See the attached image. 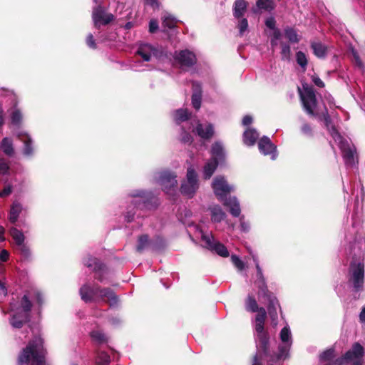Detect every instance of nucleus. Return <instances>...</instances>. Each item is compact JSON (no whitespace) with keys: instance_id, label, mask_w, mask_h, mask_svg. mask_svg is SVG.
I'll return each mask as SVG.
<instances>
[{"instance_id":"4be33fe9","label":"nucleus","mask_w":365,"mask_h":365,"mask_svg":"<svg viewBox=\"0 0 365 365\" xmlns=\"http://www.w3.org/2000/svg\"><path fill=\"white\" fill-rule=\"evenodd\" d=\"M258 148L261 153L264 155H270L272 160L277 157V147L267 136H263L258 142Z\"/></svg>"},{"instance_id":"1a4fd4ad","label":"nucleus","mask_w":365,"mask_h":365,"mask_svg":"<svg viewBox=\"0 0 365 365\" xmlns=\"http://www.w3.org/2000/svg\"><path fill=\"white\" fill-rule=\"evenodd\" d=\"M196 231L200 236L204 247L217 253L221 257H227L229 256V252L226 247L218 241H216L212 233L205 232L201 229L198 228H197Z\"/></svg>"},{"instance_id":"4d7b16f0","label":"nucleus","mask_w":365,"mask_h":365,"mask_svg":"<svg viewBox=\"0 0 365 365\" xmlns=\"http://www.w3.org/2000/svg\"><path fill=\"white\" fill-rule=\"evenodd\" d=\"M158 29V23L156 20H150L149 23V31L150 33L155 32Z\"/></svg>"},{"instance_id":"864d4df0","label":"nucleus","mask_w":365,"mask_h":365,"mask_svg":"<svg viewBox=\"0 0 365 365\" xmlns=\"http://www.w3.org/2000/svg\"><path fill=\"white\" fill-rule=\"evenodd\" d=\"M86 44L91 48L94 49L96 48V44L93 36L91 34H89L86 38Z\"/></svg>"},{"instance_id":"423d86ee","label":"nucleus","mask_w":365,"mask_h":365,"mask_svg":"<svg viewBox=\"0 0 365 365\" xmlns=\"http://www.w3.org/2000/svg\"><path fill=\"white\" fill-rule=\"evenodd\" d=\"M356 217H353L352 226L346 234L345 239L349 244L346 248L349 255L360 259L365 250V234L360 225V220Z\"/></svg>"},{"instance_id":"680f3d73","label":"nucleus","mask_w":365,"mask_h":365,"mask_svg":"<svg viewBox=\"0 0 365 365\" xmlns=\"http://www.w3.org/2000/svg\"><path fill=\"white\" fill-rule=\"evenodd\" d=\"M359 319L361 324H365V305L362 307L359 313Z\"/></svg>"},{"instance_id":"603ef678","label":"nucleus","mask_w":365,"mask_h":365,"mask_svg":"<svg viewBox=\"0 0 365 365\" xmlns=\"http://www.w3.org/2000/svg\"><path fill=\"white\" fill-rule=\"evenodd\" d=\"M240 222L241 231H242L244 232H249V230L250 229V223L248 222L245 221L243 216L240 218Z\"/></svg>"},{"instance_id":"774afa93","label":"nucleus","mask_w":365,"mask_h":365,"mask_svg":"<svg viewBox=\"0 0 365 365\" xmlns=\"http://www.w3.org/2000/svg\"><path fill=\"white\" fill-rule=\"evenodd\" d=\"M4 232H5L4 228L3 227L0 226V242H4L5 240Z\"/></svg>"},{"instance_id":"13d9d810","label":"nucleus","mask_w":365,"mask_h":365,"mask_svg":"<svg viewBox=\"0 0 365 365\" xmlns=\"http://www.w3.org/2000/svg\"><path fill=\"white\" fill-rule=\"evenodd\" d=\"M9 253L6 250H2L0 253V261L1 262H6L9 259Z\"/></svg>"},{"instance_id":"f3484780","label":"nucleus","mask_w":365,"mask_h":365,"mask_svg":"<svg viewBox=\"0 0 365 365\" xmlns=\"http://www.w3.org/2000/svg\"><path fill=\"white\" fill-rule=\"evenodd\" d=\"M92 18L95 27L98 29L101 25H106L111 22L114 16L112 14L106 13L104 8L98 5L93 8Z\"/></svg>"},{"instance_id":"72a5a7b5","label":"nucleus","mask_w":365,"mask_h":365,"mask_svg":"<svg viewBox=\"0 0 365 365\" xmlns=\"http://www.w3.org/2000/svg\"><path fill=\"white\" fill-rule=\"evenodd\" d=\"M162 25L164 29H171L176 26L178 20L171 14L165 12L162 16Z\"/></svg>"},{"instance_id":"c03bdc74","label":"nucleus","mask_w":365,"mask_h":365,"mask_svg":"<svg viewBox=\"0 0 365 365\" xmlns=\"http://www.w3.org/2000/svg\"><path fill=\"white\" fill-rule=\"evenodd\" d=\"M231 260L233 264L239 271H242L245 268V262H242L237 255H232Z\"/></svg>"},{"instance_id":"aec40b11","label":"nucleus","mask_w":365,"mask_h":365,"mask_svg":"<svg viewBox=\"0 0 365 365\" xmlns=\"http://www.w3.org/2000/svg\"><path fill=\"white\" fill-rule=\"evenodd\" d=\"M84 264L96 272V278L101 282H104V274L107 271L104 269V265L96 258L88 257L84 261Z\"/></svg>"},{"instance_id":"ea45409f","label":"nucleus","mask_w":365,"mask_h":365,"mask_svg":"<svg viewBox=\"0 0 365 365\" xmlns=\"http://www.w3.org/2000/svg\"><path fill=\"white\" fill-rule=\"evenodd\" d=\"M110 362L109 355L104 351H99L96 358L97 365H108Z\"/></svg>"},{"instance_id":"393cba45","label":"nucleus","mask_w":365,"mask_h":365,"mask_svg":"<svg viewBox=\"0 0 365 365\" xmlns=\"http://www.w3.org/2000/svg\"><path fill=\"white\" fill-rule=\"evenodd\" d=\"M210 153L212 160L218 161V163L222 162L225 157V150L222 143L220 141L214 143L211 147Z\"/></svg>"},{"instance_id":"412c9836","label":"nucleus","mask_w":365,"mask_h":365,"mask_svg":"<svg viewBox=\"0 0 365 365\" xmlns=\"http://www.w3.org/2000/svg\"><path fill=\"white\" fill-rule=\"evenodd\" d=\"M191 130L202 139H210L214 134V128L212 124L209 123H201L198 120L195 121Z\"/></svg>"},{"instance_id":"a19ab883","label":"nucleus","mask_w":365,"mask_h":365,"mask_svg":"<svg viewBox=\"0 0 365 365\" xmlns=\"http://www.w3.org/2000/svg\"><path fill=\"white\" fill-rule=\"evenodd\" d=\"M91 336L98 344H103L107 341L106 336L99 330L93 331L91 333Z\"/></svg>"},{"instance_id":"c85d7f7f","label":"nucleus","mask_w":365,"mask_h":365,"mask_svg":"<svg viewBox=\"0 0 365 365\" xmlns=\"http://www.w3.org/2000/svg\"><path fill=\"white\" fill-rule=\"evenodd\" d=\"M219 163H218V161L212 159L205 163L202 171L203 177L205 179H210L211 178L217 169Z\"/></svg>"},{"instance_id":"4468645a","label":"nucleus","mask_w":365,"mask_h":365,"mask_svg":"<svg viewBox=\"0 0 365 365\" xmlns=\"http://www.w3.org/2000/svg\"><path fill=\"white\" fill-rule=\"evenodd\" d=\"M364 355V349L359 343H354L351 349L347 351L343 357L336 361L339 365L343 364L344 362L353 364L361 363Z\"/></svg>"},{"instance_id":"9d476101","label":"nucleus","mask_w":365,"mask_h":365,"mask_svg":"<svg viewBox=\"0 0 365 365\" xmlns=\"http://www.w3.org/2000/svg\"><path fill=\"white\" fill-rule=\"evenodd\" d=\"M154 180L168 195H174L178 184L175 175L168 171H161L155 173Z\"/></svg>"},{"instance_id":"8fccbe9b","label":"nucleus","mask_w":365,"mask_h":365,"mask_svg":"<svg viewBox=\"0 0 365 365\" xmlns=\"http://www.w3.org/2000/svg\"><path fill=\"white\" fill-rule=\"evenodd\" d=\"M273 30L272 38L271 39V45L275 46L277 44V41L281 37V32L279 29H274Z\"/></svg>"},{"instance_id":"a878e982","label":"nucleus","mask_w":365,"mask_h":365,"mask_svg":"<svg viewBox=\"0 0 365 365\" xmlns=\"http://www.w3.org/2000/svg\"><path fill=\"white\" fill-rule=\"evenodd\" d=\"M247 2L245 0H235L233 4V16L235 19L243 17L247 11Z\"/></svg>"},{"instance_id":"3c124183","label":"nucleus","mask_w":365,"mask_h":365,"mask_svg":"<svg viewBox=\"0 0 365 365\" xmlns=\"http://www.w3.org/2000/svg\"><path fill=\"white\" fill-rule=\"evenodd\" d=\"M9 169L8 163L3 158H0V174H6Z\"/></svg>"},{"instance_id":"7c9ffc66","label":"nucleus","mask_w":365,"mask_h":365,"mask_svg":"<svg viewBox=\"0 0 365 365\" xmlns=\"http://www.w3.org/2000/svg\"><path fill=\"white\" fill-rule=\"evenodd\" d=\"M274 8V3L272 0H257L256 8L253 9L255 13L262 10L270 11Z\"/></svg>"},{"instance_id":"58836bf2","label":"nucleus","mask_w":365,"mask_h":365,"mask_svg":"<svg viewBox=\"0 0 365 365\" xmlns=\"http://www.w3.org/2000/svg\"><path fill=\"white\" fill-rule=\"evenodd\" d=\"M11 121L14 125H18L22 120V115L19 108L16 106L11 110Z\"/></svg>"},{"instance_id":"e2e57ef3","label":"nucleus","mask_w":365,"mask_h":365,"mask_svg":"<svg viewBox=\"0 0 365 365\" xmlns=\"http://www.w3.org/2000/svg\"><path fill=\"white\" fill-rule=\"evenodd\" d=\"M145 3L153 8L159 7V2L158 0H145Z\"/></svg>"},{"instance_id":"338daca9","label":"nucleus","mask_w":365,"mask_h":365,"mask_svg":"<svg viewBox=\"0 0 365 365\" xmlns=\"http://www.w3.org/2000/svg\"><path fill=\"white\" fill-rule=\"evenodd\" d=\"M0 294L6 296L7 294V289L3 282L0 280Z\"/></svg>"},{"instance_id":"052dcab7","label":"nucleus","mask_w":365,"mask_h":365,"mask_svg":"<svg viewBox=\"0 0 365 365\" xmlns=\"http://www.w3.org/2000/svg\"><path fill=\"white\" fill-rule=\"evenodd\" d=\"M11 192V186H6L1 191H0V197H6L8 196Z\"/></svg>"},{"instance_id":"79ce46f5","label":"nucleus","mask_w":365,"mask_h":365,"mask_svg":"<svg viewBox=\"0 0 365 365\" xmlns=\"http://www.w3.org/2000/svg\"><path fill=\"white\" fill-rule=\"evenodd\" d=\"M296 59L297 63L304 69V71L306 69V67L307 66V58L306 55L302 52L298 51L296 53Z\"/></svg>"},{"instance_id":"a18cd8bd","label":"nucleus","mask_w":365,"mask_h":365,"mask_svg":"<svg viewBox=\"0 0 365 365\" xmlns=\"http://www.w3.org/2000/svg\"><path fill=\"white\" fill-rule=\"evenodd\" d=\"M148 237L147 235H142L138 239V242L137 245V250L138 252H141L144 250L147 245H148Z\"/></svg>"},{"instance_id":"39448f33","label":"nucleus","mask_w":365,"mask_h":365,"mask_svg":"<svg viewBox=\"0 0 365 365\" xmlns=\"http://www.w3.org/2000/svg\"><path fill=\"white\" fill-rule=\"evenodd\" d=\"M79 292L85 302H108L113 307L118 302V297L110 289H101L96 284L86 283L80 288Z\"/></svg>"},{"instance_id":"f257e3e1","label":"nucleus","mask_w":365,"mask_h":365,"mask_svg":"<svg viewBox=\"0 0 365 365\" xmlns=\"http://www.w3.org/2000/svg\"><path fill=\"white\" fill-rule=\"evenodd\" d=\"M245 309L247 312H257L255 317V331L257 352L252 365H272L274 356L269 351V336L264 329L267 313L264 308L258 307L255 297L248 295L245 300Z\"/></svg>"},{"instance_id":"c756f323","label":"nucleus","mask_w":365,"mask_h":365,"mask_svg":"<svg viewBox=\"0 0 365 365\" xmlns=\"http://www.w3.org/2000/svg\"><path fill=\"white\" fill-rule=\"evenodd\" d=\"M20 140L24 143L23 153L26 156H31L34 153L32 140L27 134L19 135Z\"/></svg>"},{"instance_id":"6ab92c4d","label":"nucleus","mask_w":365,"mask_h":365,"mask_svg":"<svg viewBox=\"0 0 365 365\" xmlns=\"http://www.w3.org/2000/svg\"><path fill=\"white\" fill-rule=\"evenodd\" d=\"M133 203L136 207L143 209L150 208V202L154 200L153 194L150 192H145L143 190L135 191L133 194Z\"/></svg>"},{"instance_id":"7ed1b4c3","label":"nucleus","mask_w":365,"mask_h":365,"mask_svg":"<svg viewBox=\"0 0 365 365\" xmlns=\"http://www.w3.org/2000/svg\"><path fill=\"white\" fill-rule=\"evenodd\" d=\"M321 120L324 121V125L328 129L329 133L332 136L334 141L338 144L342 153V157L346 166L350 168L354 167L357 163L355 147L349 144L346 140H344L336 130L335 127L332 125L330 116L329 115L327 110Z\"/></svg>"},{"instance_id":"b1692460","label":"nucleus","mask_w":365,"mask_h":365,"mask_svg":"<svg viewBox=\"0 0 365 365\" xmlns=\"http://www.w3.org/2000/svg\"><path fill=\"white\" fill-rule=\"evenodd\" d=\"M223 205L229 208L230 214L234 217H239L241 213V209L239 200L235 196L225 197L224 200H220Z\"/></svg>"},{"instance_id":"4c0bfd02","label":"nucleus","mask_w":365,"mask_h":365,"mask_svg":"<svg viewBox=\"0 0 365 365\" xmlns=\"http://www.w3.org/2000/svg\"><path fill=\"white\" fill-rule=\"evenodd\" d=\"M284 36L290 43H298L300 40V36L297 34V31L290 27L284 29Z\"/></svg>"},{"instance_id":"5701e85b","label":"nucleus","mask_w":365,"mask_h":365,"mask_svg":"<svg viewBox=\"0 0 365 365\" xmlns=\"http://www.w3.org/2000/svg\"><path fill=\"white\" fill-rule=\"evenodd\" d=\"M175 58L182 67H190L196 62L195 55L188 50L175 52Z\"/></svg>"},{"instance_id":"dca6fc26","label":"nucleus","mask_w":365,"mask_h":365,"mask_svg":"<svg viewBox=\"0 0 365 365\" xmlns=\"http://www.w3.org/2000/svg\"><path fill=\"white\" fill-rule=\"evenodd\" d=\"M281 344L279 347L277 359L286 358L292 343V334L288 326L284 327L280 331Z\"/></svg>"},{"instance_id":"2eb2a0df","label":"nucleus","mask_w":365,"mask_h":365,"mask_svg":"<svg viewBox=\"0 0 365 365\" xmlns=\"http://www.w3.org/2000/svg\"><path fill=\"white\" fill-rule=\"evenodd\" d=\"M212 187L219 200H224V197L235 190L234 186L228 184L222 175H217L213 179Z\"/></svg>"},{"instance_id":"bf43d9fd","label":"nucleus","mask_w":365,"mask_h":365,"mask_svg":"<svg viewBox=\"0 0 365 365\" xmlns=\"http://www.w3.org/2000/svg\"><path fill=\"white\" fill-rule=\"evenodd\" d=\"M312 81L318 87L322 88L324 86V82L317 76H312Z\"/></svg>"},{"instance_id":"20e7f679","label":"nucleus","mask_w":365,"mask_h":365,"mask_svg":"<svg viewBox=\"0 0 365 365\" xmlns=\"http://www.w3.org/2000/svg\"><path fill=\"white\" fill-rule=\"evenodd\" d=\"M19 365H46L45 362V350L43 340L40 336H35L25 349L20 353L18 359Z\"/></svg>"},{"instance_id":"6e6d98bb","label":"nucleus","mask_w":365,"mask_h":365,"mask_svg":"<svg viewBox=\"0 0 365 365\" xmlns=\"http://www.w3.org/2000/svg\"><path fill=\"white\" fill-rule=\"evenodd\" d=\"M276 21L274 17H269L265 21V25L270 29H274Z\"/></svg>"},{"instance_id":"473e14b6","label":"nucleus","mask_w":365,"mask_h":365,"mask_svg":"<svg viewBox=\"0 0 365 365\" xmlns=\"http://www.w3.org/2000/svg\"><path fill=\"white\" fill-rule=\"evenodd\" d=\"M21 211L22 205L17 201L14 202L9 212V221L12 223H15Z\"/></svg>"},{"instance_id":"6e6552de","label":"nucleus","mask_w":365,"mask_h":365,"mask_svg":"<svg viewBox=\"0 0 365 365\" xmlns=\"http://www.w3.org/2000/svg\"><path fill=\"white\" fill-rule=\"evenodd\" d=\"M190 113L186 109H178L173 113V119L175 122L180 125V141L184 143H190L192 140V138L190 133L191 127L196 120L190 118Z\"/></svg>"},{"instance_id":"ddd939ff","label":"nucleus","mask_w":365,"mask_h":365,"mask_svg":"<svg viewBox=\"0 0 365 365\" xmlns=\"http://www.w3.org/2000/svg\"><path fill=\"white\" fill-rule=\"evenodd\" d=\"M350 279L353 287L356 292L362 290L364 281V264L361 262H351L350 265Z\"/></svg>"},{"instance_id":"c9c22d12","label":"nucleus","mask_w":365,"mask_h":365,"mask_svg":"<svg viewBox=\"0 0 365 365\" xmlns=\"http://www.w3.org/2000/svg\"><path fill=\"white\" fill-rule=\"evenodd\" d=\"M311 47L318 58H324L327 53V47L320 42H312Z\"/></svg>"},{"instance_id":"0eeeda50","label":"nucleus","mask_w":365,"mask_h":365,"mask_svg":"<svg viewBox=\"0 0 365 365\" xmlns=\"http://www.w3.org/2000/svg\"><path fill=\"white\" fill-rule=\"evenodd\" d=\"M250 254L252 255V259L255 264V267L257 270V279L255 282V284L258 287L259 292H258V296L259 297H267L269 300V307H268V312L269 314L272 319V321H274L277 318V309L279 307L278 301L277 299L274 297H270L268 290L267 288V285L265 283V279L264 278L262 269L259 264L258 257L255 254H253L252 252H250Z\"/></svg>"},{"instance_id":"37998d69","label":"nucleus","mask_w":365,"mask_h":365,"mask_svg":"<svg viewBox=\"0 0 365 365\" xmlns=\"http://www.w3.org/2000/svg\"><path fill=\"white\" fill-rule=\"evenodd\" d=\"M239 21L237 23V28L239 29V32L240 36H242L244 33L247 30L248 28V22L245 18L238 19Z\"/></svg>"},{"instance_id":"bb28decb","label":"nucleus","mask_w":365,"mask_h":365,"mask_svg":"<svg viewBox=\"0 0 365 365\" xmlns=\"http://www.w3.org/2000/svg\"><path fill=\"white\" fill-rule=\"evenodd\" d=\"M193 93L192 96V106L198 110L201 105V86L197 82L192 83Z\"/></svg>"},{"instance_id":"cd10ccee","label":"nucleus","mask_w":365,"mask_h":365,"mask_svg":"<svg viewBox=\"0 0 365 365\" xmlns=\"http://www.w3.org/2000/svg\"><path fill=\"white\" fill-rule=\"evenodd\" d=\"M258 138L259 134L255 129L248 128L244 132L243 141L245 145L252 146L255 145Z\"/></svg>"},{"instance_id":"0e129e2a","label":"nucleus","mask_w":365,"mask_h":365,"mask_svg":"<svg viewBox=\"0 0 365 365\" xmlns=\"http://www.w3.org/2000/svg\"><path fill=\"white\" fill-rule=\"evenodd\" d=\"M252 122V118L250 115H245L242 119V124L244 125H248Z\"/></svg>"},{"instance_id":"5fc2aeb1","label":"nucleus","mask_w":365,"mask_h":365,"mask_svg":"<svg viewBox=\"0 0 365 365\" xmlns=\"http://www.w3.org/2000/svg\"><path fill=\"white\" fill-rule=\"evenodd\" d=\"M302 132L303 134H304L306 135H308V136H310L312 134V129L311 126L309 124L304 123L302 126Z\"/></svg>"},{"instance_id":"f8f14e48","label":"nucleus","mask_w":365,"mask_h":365,"mask_svg":"<svg viewBox=\"0 0 365 365\" xmlns=\"http://www.w3.org/2000/svg\"><path fill=\"white\" fill-rule=\"evenodd\" d=\"M198 187L197 175L192 168H189L187 171L186 180L181 185V192L189 197H192Z\"/></svg>"},{"instance_id":"e433bc0d","label":"nucleus","mask_w":365,"mask_h":365,"mask_svg":"<svg viewBox=\"0 0 365 365\" xmlns=\"http://www.w3.org/2000/svg\"><path fill=\"white\" fill-rule=\"evenodd\" d=\"M1 150L7 155H12L14 153V148L12 141L8 138H4L0 145Z\"/></svg>"},{"instance_id":"2f4dec72","label":"nucleus","mask_w":365,"mask_h":365,"mask_svg":"<svg viewBox=\"0 0 365 365\" xmlns=\"http://www.w3.org/2000/svg\"><path fill=\"white\" fill-rule=\"evenodd\" d=\"M211 220L214 222H219L225 218L226 214L219 205L210 207Z\"/></svg>"},{"instance_id":"49530a36","label":"nucleus","mask_w":365,"mask_h":365,"mask_svg":"<svg viewBox=\"0 0 365 365\" xmlns=\"http://www.w3.org/2000/svg\"><path fill=\"white\" fill-rule=\"evenodd\" d=\"M281 54L283 59L288 60L290 56V46L288 43L282 42L281 43Z\"/></svg>"},{"instance_id":"de8ad7c7","label":"nucleus","mask_w":365,"mask_h":365,"mask_svg":"<svg viewBox=\"0 0 365 365\" xmlns=\"http://www.w3.org/2000/svg\"><path fill=\"white\" fill-rule=\"evenodd\" d=\"M334 357V351L332 349L324 351L320 355V359L322 361H329Z\"/></svg>"},{"instance_id":"09e8293b","label":"nucleus","mask_w":365,"mask_h":365,"mask_svg":"<svg viewBox=\"0 0 365 365\" xmlns=\"http://www.w3.org/2000/svg\"><path fill=\"white\" fill-rule=\"evenodd\" d=\"M18 247L21 254L25 259H28L31 256L30 250L25 243L19 245Z\"/></svg>"},{"instance_id":"f03ea898","label":"nucleus","mask_w":365,"mask_h":365,"mask_svg":"<svg viewBox=\"0 0 365 365\" xmlns=\"http://www.w3.org/2000/svg\"><path fill=\"white\" fill-rule=\"evenodd\" d=\"M30 299L34 300L39 306L43 302L42 294L34 289L25 294L20 302L11 303L10 324L14 328H21L29 320L31 308Z\"/></svg>"},{"instance_id":"a211bd4d","label":"nucleus","mask_w":365,"mask_h":365,"mask_svg":"<svg viewBox=\"0 0 365 365\" xmlns=\"http://www.w3.org/2000/svg\"><path fill=\"white\" fill-rule=\"evenodd\" d=\"M160 52L149 43H142L139 46L136 55L140 56L143 61H151L153 58H160Z\"/></svg>"},{"instance_id":"f704fd0d","label":"nucleus","mask_w":365,"mask_h":365,"mask_svg":"<svg viewBox=\"0 0 365 365\" xmlns=\"http://www.w3.org/2000/svg\"><path fill=\"white\" fill-rule=\"evenodd\" d=\"M9 233L17 246L21 245L24 243V240H25L24 235L19 230H18L16 227H11L9 230Z\"/></svg>"},{"instance_id":"69168bd1","label":"nucleus","mask_w":365,"mask_h":365,"mask_svg":"<svg viewBox=\"0 0 365 365\" xmlns=\"http://www.w3.org/2000/svg\"><path fill=\"white\" fill-rule=\"evenodd\" d=\"M355 63L359 68H363L364 64L357 54H354Z\"/></svg>"},{"instance_id":"9b49d317","label":"nucleus","mask_w":365,"mask_h":365,"mask_svg":"<svg viewBox=\"0 0 365 365\" xmlns=\"http://www.w3.org/2000/svg\"><path fill=\"white\" fill-rule=\"evenodd\" d=\"M299 92L305 111L309 115H314L317 99L314 89L308 85H303V91L299 88Z\"/></svg>"}]
</instances>
